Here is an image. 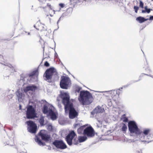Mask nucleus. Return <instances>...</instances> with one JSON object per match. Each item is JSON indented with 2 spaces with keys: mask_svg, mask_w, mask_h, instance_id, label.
I'll list each match as a JSON object with an SVG mask.
<instances>
[{
  "mask_svg": "<svg viewBox=\"0 0 153 153\" xmlns=\"http://www.w3.org/2000/svg\"><path fill=\"white\" fill-rule=\"evenodd\" d=\"M25 78H23L22 77H21L20 79L22 80L23 81H25Z\"/></svg>",
  "mask_w": 153,
  "mask_h": 153,
  "instance_id": "47",
  "label": "nucleus"
},
{
  "mask_svg": "<svg viewBox=\"0 0 153 153\" xmlns=\"http://www.w3.org/2000/svg\"><path fill=\"white\" fill-rule=\"evenodd\" d=\"M136 20L140 23H142L148 20V19H145L143 17L140 16L137 17Z\"/></svg>",
  "mask_w": 153,
  "mask_h": 153,
  "instance_id": "23",
  "label": "nucleus"
},
{
  "mask_svg": "<svg viewBox=\"0 0 153 153\" xmlns=\"http://www.w3.org/2000/svg\"><path fill=\"white\" fill-rule=\"evenodd\" d=\"M43 102H45L47 103L44 104L43 105L42 110V112L44 114L48 115L49 113L53 110V107L52 105L48 103L46 100H43Z\"/></svg>",
  "mask_w": 153,
  "mask_h": 153,
  "instance_id": "11",
  "label": "nucleus"
},
{
  "mask_svg": "<svg viewBox=\"0 0 153 153\" xmlns=\"http://www.w3.org/2000/svg\"><path fill=\"white\" fill-rule=\"evenodd\" d=\"M44 31V33L46 36H48L51 32V29L47 30L46 28L45 29V31Z\"/></svg>",
  "mask_w": 153,
  "mask_h": 153,
  "instance_id": "31",
  "label": "nucleus"
},
{
  "mask_svg": "<svg viewBox=\"0 0 153 153\" xmlns=\"http://www.w3.org/2000/svg\"><path fill=\"white\" fill-rule=\"evenodd\" d=\"M27 125V130L29 132L32 133H36L37 130V126L33 121L29 120L26 122Z\"/></svg>",
  "mask_w": 153,
  "mask_h": 153,
  "instance_id": "9",
  "label": "nucleus"
},
{
  "mask_svg": "<svg viewBox=\"0 0 153 153\" xmlns=\"http://www.w3.org/2000/svg\"><path fill=\"white\" fill-rule=\"evenodd\" d=\"M146 74H144V73H142L140 75V77H143V75H146Z\"/></svg>",
  "mask_w": 153,
  "mask_h": 153,
  "instance_id": "44",
  "label": "nucleus"
},
{
  "mask_svg": "<svg viewBox=\"0 0 153 153\" xmlns=\"http://www.w3.org/2000/svg\"><path fill=\"white\" fill-rule=\"evenodd\" d=\"M44 76L45 77L44 80L49 83L52 82L51 79L53 77L55 80L58 78V73L53 67H51L47 69L44 74Z\"/></svg>",
  "mask_w": 153,
  "mask_h": 153,
  "instance_id": "2",
  "label": "nucleus"
},
{
  "mask_svg": "<svg viewBox=\"0 0 153 153\" xmlns=\"http://www.w3.org/2000/svg\"><path fill=\"white\" fill-rule=\"evenodd\" d=\"M37 88L36 86L34 85H28L24 89V91L26 92L29 91H34Z\"/></svg>",
  "mask_w": 153,
  "mask_h": 153,
  "instance_id": "17",
  "label": "nucleus"
},
{
  "mask_svg": "<svg viewBox=\"0 0 153 153\" xmlns=\"http://www.w3.org/2000/svg\"><path fill=\"white\" fill-rule=\"evenodd\" d=\"M53 144L56 148L60 149H64L67 148V146L66 144L62 140H56L53 142Z\"/></svg>",
  "mask_w": 153,
  "mask_h": 153,
  "instance_id": "12",
  "label": "nucleus"
},
{
  "mask_svg": "<svg viewBox=\"0 0 153 153\" xmlns=\"http://www.w3.org/2000/svg\"><path fill=\"white\" fill-rule=\"evenodd\" d=\"M138 137H139L140 140L142 142H146L148 143L150 141L149 140L151 137L150 136L144 134H142V132L138 135Z\"/></svg>",
  "mask_w": 153,
  "mask_h": 153,
  "instance_id": "15",
  "label": "nucleus"
},
{
  "mask_svg": "<svg viewBox=\"0 0 153 153\" xmlns=\"http://www.w3.org/2000/svg\"><path fill=\"white\" fill-rule=\"evenodd\" d=\"M43 130H41L37 135H36L35 140L39 145L45 146V143L42 142L40 138L38 137V136L40 137L42 140L46 142L50 140L51 137L50 135L43 133Z\"/></svg>",
  "mask_w": 153,
  "mask_h": 153,
  "instance_id": "4",
  "label": "nucleus"
},
{
  "mask_svg": "<svg viewBox=\"0 0 153 153\" xmlns=\"http://www.w3.org/2000/svg\"><path fill=\"white\" fill-rule=\"evenodd\" d=\"M76 134L74 131L70 132L66 137L65 140L67 144L71 146L73 144V140Z\"/></svg>",
  "mask_w": 153,
  "mask_h": 153,
  "instance_id": "13",
  "label": "nucleus"
},
{
  "mask_svg": "<svg viewBox=\"0 0 153 153\" xmlns=\"http://www.w3.org/2000/svg\"><path fill=\"white\" fill-rule=\"evenodd\" d=\"M137 153H142V151L141 150H140L137 151Z\"/></svg>",
  "mask_w": 153,
  "mask_h": 153,
  "instance_id": "46",
  "label": "nucleus"
},
{
  "mask_svg": "<svg viewBox=\"0 0 153 153\" xmlns=\"http://www.w3.org/2000/svg\"><path fill=\"white\" fill-rule=\"evenodd\" d=\"M79 143L78 141L76 140V139H74L73 140V144L74 145H77Z\"/></svg>",
  "mask_w": 153,
  "mask_h": 153,
  "instance_id": "36",
  "label": "nucleus"
},
{
  "mask_svg": "<svg viewBox=\"0 0 153 153\" xmlns=\"http://www.w3.org/2000/svg\"><path fill=\"white\" fill-rule=\"evenodd\" d=\"M59 97L62 99V103L64 105V108L66 106H69L73 104L70 101V97L68 93L60 91Z\"/></svg>",
  "mask_w": 153,
  "mask_h": 153,
  "instance_id": "6",
  "label": "nucleus"
},
{
  "mask_svg": "<svg viewBox=\"0 0 153 153\" xmlns=\"http://www.w3.org/2000/svg\"><path fill=\"white\" fill-rule=\"evenodd\" d=\"M121 120H123L124 122L126 123L129 122L128 119L127 117H126L125 114H124L122 116L121 118Z\"/></svg>",
  "mask_w": 153,
  "mask_h": 153,
  "instance_id": "28",
  "label": "nucleus"
},
{
  "mask_svg": "<svg viewBox=\"0 0 153 153\" xmlns=\"http://www.w3.org/2000/svg\"><path fill=\"white\" fill-rule=\"evenodd\" d=\"M18 99L19 102H22L23 100L22 97H23L25 95L22 93V91H20L19 89L17 90L15 93Z\"/></svg>",
  "mask_w": 153,
  "mask_h": 153,
  "instance_id": "16",
  "label": "nucleus"
},
{
  "mask_svg": "<svg viewBox=\"0 0 153 153\" xmlns=\"http://www.w3.org/2000/svg\"><path fill=\"white\" fill-rule=\"evenodd\" d=\"M44 65L45 67H48L50 66V64L47 61H46L44 63Z\"/></svg>",
  "mask_w": 153,
  "mask_h": 153,
  "instance_id": "39",
  "label": "nucleus"
},
{
  "mask_svg": "<svg viewBox=\"0 0 153 153\" xmlns=\"http://www.w3.org/2000/svg\"><path fill=\"white\" fill-rule=\"evenodd\" d=\"M53 11L54 12V13H55V11L54 10H53Z\"/></svg>",
  "mask_w": 153,
  "mask_h": 153,
  "instance_id": "56",
  "label": "nucleus"
},
{
  "mask_svg": "<svg viewBox=\"0 0 153 153\" xmlns=\"http://www.w3.org/2000/svg\"><path fill=\"white\" fill-rule=\"evenodd\" d=\"M128 127L129 131L131 136L134 135L138 137L141 134L142 131L138 128L136 123L134 120H130L128 122Z\"/></svg>",
  "mask_w": 153,
  "mask_h": 153,
  "instance_id": "3",
  "label": "nucleus"
},
{
  "mask_svg": "<svg viewBox=\"0 0 153 153\" xmlns=\"http://www.w3.org/2000/svg\"><path fill=\"white\" fill-rule=\"evenodd\" d=\"M71 82V80L68 76H62L61 78L59 84L60 88L63 89H68Z\"/></svg>",
  "mask_w": 153,
  "mask_h": 153,
  "instance_id": "8",
  "label": "nucleus"
},
{
  "mask_svg": "<svg viewBox=\"0 0 153 153\" xmlns=\"http://www.w3.org/2000/svg\"><path fill=\"white\" fill-rule=\"evenodd\" d=\"M3 58L2 55L0 54V64L9 67V68L10 69H11V71H12L11 72H15V71L14 67L12 66L10 64L8 63H5L4 62V63L1 62V59H3Z\"/></svg>",
  "mask_w": 153,
  "mask_h": 153,
  "instance_id": "18",
  "label": "nucleus"
},
{
  "mask_svg": "<svg viewBox=\"0 0 153 153\" xmlns=\"http://www.w3.org/2000/svg\"><path fill=\"white\" fill-rule=\"evenodd\" d=\"M152 1H153V0H152Z\"/></svg>",
  "mask_w": 153,
  "mask_h": 153,
  "instance_id": "59",
  "label": "nucleus"
},
{
  "mask_svg": "<svg viewBox=\"0 0 153 153\" xmlns=\"http://www.w3.org/2000/svg\"><path fill=\"white\" fill-rule=\"evenodd\" d=\"M63 16H61L59 18V19L58 20V21L57 22V24L58 25V28H59V27H58V23H59V22L61 20H62L63 19Z\"/></svg>",
  "mask_w": 153,
  "mask_h": 153,
  "instance_id": "40",
  "label": "nucleus"
},
{
  "mask_svg": "<svg viewBox=\"0 0 153 153\" xmlns=\"http://www.w3.org/2000/svg\"><path fill=\"white\" fill-rule=\"evenodd\" d=\"M78 123L75 124L74 126V127L75 128H76L78 126Z\"/></svg>",
  "mask_w": 153,
  "mask_h": 153,
  "instance_id": "48",
  "label": "nucleus"
},
{
  "mask_svg": "<svg viewBox=\"0 0 153 153\" xmlns=\"http://www.w3.org/2000/svg\"><path fill=\"white\" fill-rule=\"evenodd\" d=\"M78 100L82 105H88L91 103L94 98L92 95L87 90L81 91L78 97Z\"/></svg>",
  "mask_w": 153,
  "mask_h": 153,
  "instance_id": "1",
  "label": "nucleus"
},
{
  "mask_svg": "<svg viewBox=\"0 0 153 153\" xmlns=\"http://www.w3.org/2000/svg\"><path fill=\"white\" fill-rule=\"evenodd\" d=\"M120 89H123V87H121L119 88L118 89H117L116 90H114L113 91L111 90L109 91V92H111V93L112 94V93H113V94L114 95V96H116V95H117L118 96L120 94L119 91L120 90Z\"/></svg>",
  "mask_w": 153,
  "mask_h": 153,
  "instance_id": "25",
  "label": "nucleus"
},
{
  "mask_svg": "<svg viewBox=\"0 0 153 153\" xmlns=\"http://www.w3.org/2000/svg\"><path fill=\"white\" fill-rule=\"evenodd\" d=\"M143 68H145V70L146 71H148L149 72H152V71L149 68L147 63L146 65H145V67H144Z\"/></svg>",
  "mask_w": 153,
  "mask_h": 153,
  "instance_id": "33",
  "label": "nucleus"
},
{
  "mask_svg": "<svg viewBox=\"0 0 153 153\" xmlns=\"http://www.w3.org/2000/svg\"><path fill=\"white\" fill-rule=\"evenodd\" d=\"M27 34H28V35H30V32H28V33Z\"/></svg>",
  "mask_w": 153,
  "mask_h": 153,
  "instance_id": "53",
  "label": "nucleus"
},
{
  "mask_svg": "<svg viewBox=\"0 0 153 153\" xmlns=\"http://www.w3.org/2000/svg\"><path fill=\"white\" fill-rule=\"evenodd\" d=\"M42 25L43 26H42V29L41 30V31H45V29L46 28L44 27V24H42Z\"/></svg>",
  "mask_w": 153,
  "mask_h": 153,
  "instance_id": "42",
  "label": "nucleus"
},
{
  "mask_svg": "<svg viewBox=\"0 0 153 153\" xmlns=\"http://www.w3.org/2000/svg\"><path fill=\"white\" fill-rule=\"evenodd\" d=\"M39 122L40 123V125L41 126H44V117H42L40 118Z\"/></svg>",
  "mask_w": 153,
  "mask_h": 153,
  "instance_id": "30",
  "label": "nucleus"
},
{
  "mask_svg": "<svg viewBox=\"0 0 153 153\" xmlns=\"http://www.w3.org/2000/svg\"><path fill=\"white\" fill-rule=\"evenodd\" d=\"M48 6L50 7V9H51V5L50 4H49V5L48 4Z\"/></svg>",
  "mask_w": 153,
  "mask_h": 153,
  "instance_id": "52",
  "label": "nucleus"
},
{
  "mask_svg": "<svg viewBox=\"0 0 153 153\" xmlns=\"http://www.w3.org/2000/svg\"><path fill=\"white\" fill-rule=\"evenodd\" d=\"M82 87L79 86H77L75 88V92L76 93H80L81 91L80 90L82 89Z\"/></svg>",
  "mask_w": 153,
  "mask_h": 153,
  "instance_id": "32",
  "label": "nucleus"
},
{
  "mask_svg": "<svg viewBox=\"0 0 153 153\" xmlns=\"http://www.w3.org/2000/svg\"><path fill=\"white\" fill-rule=\"evenodd\" d=\"M55 43V46H56V43H55ZM54 49H55V48H54Z\"/></svg>",
  "mask_w": 153,
  "mask_h": 153,
  "instance_id": "55",
  "label": "nucleus"
},
{
  "mask_svg": "<svg viewBox=\"0 0 153 153\" xmlns=\"http://www.w3.org/2000/svg\"><path fill=\"white\" fill-rule=\"evenodd\" d=\"M148 20H153V16H150L149 18L148 19Z\"/></svg>",
  "mask_w": 153,
  "mask_h": 153,
  "instance_id": "43",
  "label": "nucleus"
},
{
  "mask_svg": "<svg viewBox=\"0 0 153 153\" xmlns=\"http://www.w3.org/2000/svg\"><path fill=\"white\" fill-rule=\"evenodd\" d=\"M87 137L86 135L79 136L78 137V140L79 143L84 142L87 139Z\"/></svg>",
  "mask_w": 153,
  "mask_h": 153,
  "instance_id": "24",
  "label": "nucleus"
},
{
  "mask_svg": "<svg viewBox=\"0 0 153 153\" xmlns=\"http://www.w3.org/2000/svg\"><path fill=\"white\" fill-rule=\"evenodd\" d=\"M59 5L62 8H63L65 6V4L62 3H60Z\"/></svg>",
  "mask_w": 153,
  "mask_h": 153,
  "instance_id": "41",
  "label": "nucleus"
},
{
  "mask_svg": "<svg viewBox=\"0 0 153 153\" xmlns=\"http://www.w3.org/2000/svg\"><path fill=\"white\" fill-rule=\"evenodd\" d=\"M37 70H35L27 74L28 78L27 79L28 81L30 82H34L35 81V76L38 72Z\"/></svg>",
  "mask_w": 153,
  "mask_h": 153,
  "instance_id": "14",
  "label": "nucleus"
},
{
  "mask_svg": "<svg viewBox=\"0 0 153 153\" xmlns=\"http://www.w3.org/2000/svg\"><path fill=\"white\" fill-rule=\"evenodd\" d=\"M41 25V24L40 22H37L35 25H34V27L37 30H39L40 29L39 28H38V26H39V25Z\"/></svg>",
  "mask_w": 153,
  "mask_h": 153,
  "instance_id": "34",
  "label": "nucleus"
},
{
  "mask_svg": "<svg viewBox=\"0 0 153 153\" xmlns=\"http://www.w3.org/2000/svg\"><path fill=\"white\" fill-rule=\"evenodd\" d=\"M54 56L56 58L58 56V54L56 52H55L54 54Z\"/></svg>",
  "mask_w": 153,
  "mask_h": 153,
  "instance_id": "45",
  "label": "nucleus"
},
{
  "mask_svg": "<svg viewBox=\"0 0 153 153\" xmlns=\"http://www.w3.org/2000/svg\"><path fill=\"white\" fill-rule=\"evenodd\" d=\"M3 142L4 145H6L7 144L10 146H13L14 144V143L12 141V140L10 138H8L7 141H5V140H3Z\"/></svg>",
  "mask_w": 153,
  "mask_h": 153,
  "instance_id": "21",
  "label": "nucleus"
},
{
  "mask_svg": "<svg viewBox=\"0 0 153 153\" xmlns=\"http://www.w3.org/2000/svg\"><path fill=\"white\" fill-rule=\"evenodd\" d=\"M140 80V79H139V80H137V81H133V83H135V82H138Z\"/></svg>",
  "mask_w": 153,
  "mask_h": 153,
  "instance_id": "49",
  "label": "nucleus"
},
{
  "mask_svg": "<svg viewBox=\"0 0 153 153\" xmlns=\"http://www.w3.org/2000/svg\"><path fill=\"white\" fill-rule=\"evenodd\" d=\"M47 129L50 131L53 130V126L51 124H49L47 125Z\"/></svg>",
  "mask_w": 153,
  "mask_h": 153,
  "instance_id": "35",
  "label": "nucleus"
},
{
  "mask_svg": "<svg viewBox=\"0 0 153 153\" xmlns=\"http://www.w3.org/2000/svg\"><path fill=\"white\" fill-rule=\"evenodd\" d=\"M134 10L135 12L136 13H137V11L139 9V7L137 6H134Z\"/></svg>",
  "mask_w": 153,
  "mask_h": 153,
  "instance_id": "38",
  "label": "nucleus"
},
{
  "mask_svg": "<svg viewBox=\"0 0 153 153\" xmlns=\"http://www.w3.org/2000/svg\"><path fill=\"white\" fill-rule=\"evenodd\" d=\"M143 5L144 4L143 2L141 1H140L139 5L140 7L142 8H144Z\"/></svg>",
  "mask_w": 153,
  "mask_h": 153,
  "instance_id": "37",
  "label": "nucleus"
},
{
  "mask_svg": "<svg viewBox=\"0 0 153 153\" xmlns=\"http://www.w3.org/2000/svg\"><path fill=\"white\" fill-rule=\"evenodd\" d=\"M150 129L149 128H146L143 130V133H142V134L146 135H148V134L150 132Z\"/></svg>",
  "mask_w": 153,
  "mask_h": 153,
  "instance_id": "29",
  "label": "nucleus"
},
{
  "mask_svg": "<svg viewBox=\"0 0 153 153\" xmlns=\"http://www.w3.org/2000/svg\"><path fill=\"white\" fill-rule=\"evenodd\" d=\"M64 109L65 113H68L69 117L71 119L77 117L78 115V113L74 108L73 104L69 106H66Z\"/></svg>",
  "mask_w": 153,
  "mask_h": 153,
  "instance_id": "5",
  "label": "nucleus"
},
{
  "mask_svg": "<svg viewBox=\"0 0 153 153\" xmlns=\"http://www.w3.org/2000/svg\"><path fill=\"white\" fill-rule=\"evenodd\" d=\"M144 8L145 10H142V13H149L151 10H152V9L151 8H148L147 6H146L144 7Z\"/></svg>",
  "mask_w": 153,
  "mask_h": 153,
  "instance_id": "26",
  "label": "nucleus"
},
{
  "mask_svg": "<svg viewBox=\"0 0 153 153\" xmlns=\"http://www.w3.org/2000/svg\"><path fill=\"white\" fill-rule=\"evenodd\" d=\"M3 127L2 125L0 123V128Z\"/></svg>",
  "mask_w": 153,
  "mask_h": 153,
  "instance_id": "51",
  "label": "nucleus"
},
{
  "mask_svg": "<svg viewBox=\"0 0 153 153\" xmlns=\"http://www.w3.org/2000/svg\"><path fill=\"white\" fill-rule=\"evenodd\" d=\"M19 153H21V152H20Z\"/></svg>",
  "mask_w": 153,
  "mask_h": 153,
  "instance_id": "60",
  "label": "nucleus"
},
{
  "mask_svg": "<svg viewBox=\"0 0 153 153\" xmlns=\"http://www.w3.org/2000/svg\"><path fill=\"white\" fill-rule=\"evenodd\" d=\"M122 89H120V91H121V90H122Z\"/></svg>",
  "mask_w": 153,
  "mask_h": 153,
  "instance_id": "58",
  "label": "nucleus"
},
{
  "mask_svg": "<svg viewBox=\"0 0 153 153\" xmlns=\"http://www.w3.org/2000/svg\"><path fill=\"white\" fill-rule=\"evenodd\" d=\"M104 111V110L103 108H102L100 106H98L91 112V114L92 115H94L95 114L102 113Z\"/></svg>",
  "mask_w": 153,
  "mask_h": 153,
  "instance_id": "19",
  "label": "nucleus"
},
{
  "mask_svg": "<svg viewBox=\"0 0 153 153\" xmlns=\"http://www.w3.org/2000/svg\"><path fill=\"white\" fill-rule=\"evenodd\" d=\"M146 75L148 76H149L152 77V78H153V76H152V75H149V74H146Z\"/></svg>",
  "mask_w": 153,
  "mask_h": 153,
  "instance_id": "50",
  "label": "nucleus"
},
{
  "mask_svg": "<svg viewBox=\"0 0 153 153\" xmlns=\"http://www.w3.org/2000/svg\"><path fill=\"white\" fill-rule=\"evenodd\" d=\"M123 126L121 128V130L124 133H125L127 129V126L124 123H122Z\"/></svg>",
  "mask_w": 153,
  "mask_h": 153,
  "instance_id": "27",
  "label": "nucleus"
},
{
  "mask_svg": "<svg viewBox=\"0 0 153 153\" xmlns=\"http://www.w3.org/2000/svg\"><path fill=\"white\" fill-rule=\"evenodd\" d=\"M99 92H102L98 91Z\"/></svg>",
  "mask_w": 153,
  "mask_h": 153,
  "instance_id": "57",
  "label": "nucleus"
},
{
  "mask_svg": "<svg viewBox=\"0 0 153 153\" xmlns=\"http://www.w3.org/2000/svg\"><path fill=\"white\" fill-rule=\"evenodd\" d=\"M87 125H85L81 126L79 128L77 129V133L79 134H82L84 130L86 128Z\"/></svg>",
  "mask_w": 153,
  "mask_h": 153,
  "instance_id": "22",
  "label": "nucleus"
},
{
  "mask_svg": "<svg viewBox=\"0 0 153 153\" xmlns=\"http://www.w3.org/2000/svg\"><path fill=\"white\" fill-rule=\"evenodd\" d=\"M26 114L27 119H32L37 117L35 109L32 105H27L26 107Z\"/></svg>",
  "mask_w": 153,
  "mask_h": 153,
  "instance_id": "7",
  "label": "nucleus"
},
{
  "mask_svg": "<svg viewBox=\"0 0 153 153\" xmlns=\"http://www.w3.org/2000/svg\"><path fill=\"white\" fill-rule=\"evenodd\" d=\"M82 134L86 135L88 138L93 137L95 135V131L91 126H86Z\"/></svg>",
  "mask_w": 153,
  "mask_h": 153,
  "instance_id": "10",
  "label": "nucleus"
},
{
  "mask_svg": "<svg viewBox=\"0 0 153 153\" xmlns=\"http://www.w3.org/2000/svg\"><path fill=\"white\" fill-rule=\"evenodd\" d=\"M21 106L20 105H19V108H20V109H21Z\"/></svg>",
  "mask_w": 153,
  "mask_h": 153,
  "instance_id": "54",
  "label": "nucleus"
},
{
  "mask_svg": "<svg viewBox=\"0 0 153 153\" xmlns=\"http://www.w3.org/2000/svg\"><path fill=\"white\" fill-rule=\"evenodd\" d=\"M48 115L49 116L51 119L53 120H56L57 118V116L55 112L53 110L51 112L49 113Z\"/></svg>",
  "mask_w": 153,
  "mask_h": 153,
  "instance_id": "20",
  "label": "nucleus"
}]
</instances>
